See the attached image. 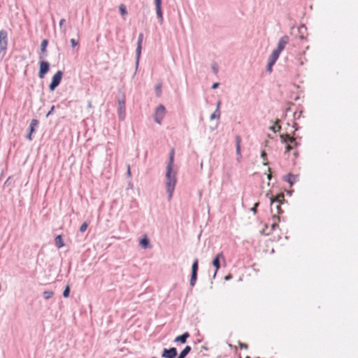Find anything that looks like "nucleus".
I'll return each instance as SVG.
<instances>
[{
  "label": "nucleus",
  "instance_id": "nucleus-1",
  "mask_svg": "<svg viewBox=\"0 0 358 358\" xmlns=\"http://www.w3.org/2000/svg\"><path fill=\"white\" fill-rule=\"evenodd\" d=\"M177 168L173 164V158H170L166 171V188L171 200L177 182Z\"/></svg>",
  "mask_w": 358,
  "mask_h": 358
},
{
  "label": "nucleus",
  "instance_id": "nucleus-2",
  "mask_svg": "<svg viewBox=\"0 0 358 358\" xmlns=\"http://www.w3.org/2000/svg\"><path fill=\"white\" fill-rule=\"evenodd\" d=\"M285 201V196L283 193H280L275 197L271 198V211H275L279 215L282 213L281 204Z\"/></svg>",
  "mask_w": 358,
  "mask_h": 358
},
{
  "label": "nucleus",
  "instance_id": "nucleus-3",
  "mask_svg": "<svg viewBox=\"0 0 358 358\" xmlns=\"http://www.w3.org/2000/svg\"><path fill=\"white\" fill-rule=\"evenodd\" d=\"M166 113V108L163 105H159L155 110V120L159 124H162V121Z\"/></svg>",
  "mask_w": 358,
  "mask_h": 358
},
{
  "label": "nucleus",
  "instance_id": "nucleus-4",
  "mask_svg": "<svg viewBox=\"0 0 358 358\" xmlns=\"http://www.w3.org/2000/svg\"><path fill=\"white\" fill-rule=\"evenodd\" d=\"M62 72L58 71L52 77V81L49 85L50 91H53L60 83L62 78Z\"/></svg>",
  "mask_w": 358,
  "mask_h": 358
},
{
  "label": "nucleus",
  "instance_id": "nucleus-5",
  "mask_svg": "<svg viewBox=\"0 0 358 358\" xmlns=\"http://www.w3.org/2000/svg\"><path fill=\"white\" fill-rule=\"evenodd\" d=\"M281 138L287 143L286 149L287 150L293 149L296 145L295 138L291 137L289 134L282 135Z\"/></svg>",
  "mask_w": 358,
  "mask_h": 358
},
{
  "label": "nucleus",
  "instance_id": "nucleus-6",
  "mask_svg": "<svg viewBox=\"0 0 358 358\" xmlns=\"http://www.w3.org/2000/svg\"><path fill=\"white\" fill-rule=\"evenodd\" d=\"M8 45V32L6 30L0 31V50H6Z\"/></svg>",
  "mask_w": 358,
  "mask_h": 358
},
{
  "label": "nucleus",
  "instance_id": "nucleus-7",
  "mask_svg": "<svg viewBox=\"0 0 358 358\" xmlns=\"http://www.w3.org/2000/svg\"><path fill=\"white\" fill-rule=\"evenodd\" d=\"M50 69V64L46 61H42L40 62V69L38 72V76L40 78H43L45 75L48 72Z\"/></svg>",
  "mask_w": 358,
  "mask_h": 358
},
{
  "label": "nucleus",
  "instance_id": "nucleus-8",
  "mask_svg": "<svg viewBox=\"0 0 358 358\" xmlns=\"http://www.w3.org/2000/svg\"><path fill=\"white\" fill-rule=\"evenodd\" d=\"M176 355V348H171L170 349H164L162 357L164 358H174Z\"/></svg>",
  "mask_w": 358,
  "mask_h": 358
},
{
  "label": "nucleus",
  "instance_id": "nucleus-9",
  "mask_svg": "<svg viewBox=\"0 0 358 358\" xmlns=\"http://www.w3.org/2000/svg\"><path fill=\"white\" fill-rule=\"evenodd\" d=\"M289 36H282L278 41V48H277L276 50L278 52H281L284 50L285 45L289 43Z\"/></svg>",
  "mask_w": 358,
  "mask_h": 358
},
{
  "label": "nucleus",
  "instance_id": "nucleus-10",
  "mask_svg": "<svg viewBox=\"0 0 358 358\" xmlns=\"http://www.w3.org/2000/svg\"><path fill=\"white\" fill-rule=\"evenodd\" d=\"M155 4L156 6L157 15L162 24L163 22V13L162 9V0H155Z\"/></svg>",
  "mask_w": 358,
  "mask_h": 358
},
{
  "label": "nucleus",
  "instance_id": "nucleus-11",
  "mask_svg": "<svg viewBox=\"0 0 358 358\" xmlns=\"http://www.w3.org/2000/svg\"><path fill=\"white\" fill-rule=\"evenodd\" d=\"M118 115L121 120H123L125 117V102L124 100H120L118 102Z\"/></svg>",
  "mask_w": 358,
  "mask_h": 358
},
{
  "label": "nucleus",
  "instance_id": "nucleus-12",
  "mask_svg": "<svg viewBox=\"0 0 358 358\" xmlns=\"http://www.w3.org/2000/svg\"><path fill=\"white\" fill-rule=\"evenodd\" d=\"M224 259V257L222 252H220L217 255L213 261V265L215 267V275H216L217 271L219 270L220 265V259Z\"/></svg>",
  "mask_w": 358,
  "mask_h": 358
},
{
  "label": "nucleus",
  "instance_id": "nucleus-13",
  "mask_svg": "<svg viewBox=\"0 0 358 358\" xmlns=\"http://www.w3.org/2000/svg\"><path fill=\"white\" fill-rule=\"evenodd\" d=\"M143 41V34L142 33H141L138 35L137 48H136V57H137L138 59H139L141 54Z\"/></svg>",
  "mask_w": 358,
  "mask_h": 358
},
{
  "label": "nucleus",
  "instance_id": "nucleus-14",
  "mask_svg": "<svg viewBox=\"0 0 358 358\" xmlns=\"http://www.w3.org/2000/svg\"><path fill=\"white\" fill-rule=\"evenodd\" d=\"M280 52H278L276 50H274L271 55L269 56L268 61L271 62V64H274L276 60L278 59Z\"/></svg>",
  "mask_w": 358,
  "mask_h": 358
},
{
  "label": "nucleus",
  "instance_id": "nucleus-15",
  "mask_svg": "<svg viewBox=\"0 0 358 358\" xmlns=\"http://www.w3.org/2000/svg\"><path fill=\"white\" fill-rule=\"evenodd\" d=\"M284 180L289 182L290 186H292L297 180V176H294L293 174H288L284 177Z\"/></svg>",
  "mask_w": 358,
  "mask_h": 358
},
{
  "label": "nucleus",
  "instance_id": "nucleus-16",
  "mask_svg": "<svg viewBox=\"0 0 358 358\" xmlns=\"http://www.w3.org/2000/svg\"><path fill=\"white\" fill-rule=\"evenodd\" d=\"M189 337V334L188 332L184 333L182 335L177 336L174 341L175 342H180L181 343H186L187 338Z\"/></svg>",
  "mask_w": 358,
  "mask_h": 358
},
{
  "label": "nucleus",
  "instance_id": "nucleus-17",
  "mask_svg": "<svg viewBox=\"0 0 358 358\" xmlns=\"http://www.w3.org/2000/svg\"><path fill=\"white\" fill-rule=\"evenodd\" d=\"M55 245L58 248H62L64 246V243L63 241V238L61 235H57L55 238Z\"/></svg>",
  "mask_w": 358,
  "mask_h": 358
},
{
  "label": "nucleus",
  "instance_id": "nucleus-18",
  "mask_svg": "<svg viewBox=\"0 0 358 358\" xmlns=\"http://www.w3.org/2000/svg\"><path fill=\"white\" fill-rule=\"evenodd\" d=\"M139 244L143 249H145L149 247L150 243L148 238H147V236L145 235L143 236V238L140 241Z\"/></svg>",
  "mask_w": 358,
  "mask_h": 358
},
{
  "label": "nucleus",
  "instance_id": "nucleus-19",
  "mask_svg": "<svg viewBox=\"0 0 358 358\" xmlns=\"http://www.w3.org/2000/svg\"><path fill=\"white\" fill-rule=\"evenodd\" d=\"M273 223L271 224V230L275 229V228L278 227V222L280 221V217L276 215H273Z\"/></svg>",
  "mask_w": 358,
  "mask_h": 358
},
{
  "label": "nucleus",
  "instance_id": "nucleus-20",
  "mask_svg": "<svg viewBox=\"0 0 358 358\" xmlns=\"http://www.w3.org/2000/svg\"><path fill=\"white\" fill-rule=\"evenodd\" d=\"M191 347L187 345L183 350L180 353L178 358H185L186 355L191 351Z\"/></svg>",
  "mask_w": 358,
  "mask_h": 358
},
{
  "label": "nucleus",
  "instance_id": "nucleus-21",
  "mask_svg": "<svg viewBox=\"0 0 358 358\" xmlns=\"http://www.w3.org/2000/svg\"><path fill=\"white\" fill-rule=\"evenodd\" d=\"M241 138L239 136H236V154L241 155L240 153V148H241Z\"/></svg>",
  "mask_w": 358,
  "mask_h": 358
},
{
  "label": "nucleus",
  "instance_id": "nucleus-22",
  "mask_svg": "<svg viewBox=\"0 0 358 358\" xmlns=\"http://www.w3.org/2000/svg\"><path fill=\"white\" fill-rule=\"evenodd\" d=\"M220 105V102H218L217 108L216 110L210 116V119L211 120H213L214 118H219L220 117V110H219Z\"/></svg>",
  "mask_w": 358,
  "mask_h": 358
},
{
  "label": "nucleus",
  "instance_id": "nucleus-23",
  "mask_svg": "<svg viewBox=\"0 0 358 358\" xmlns=\"http://www.w3.org/2000/svg\"><path fill=\"white\" fill-rule=\"evenodd\" d=\"M197 273L192 272L191 279H190V285L194 286L195 285L196 280Z\"/></svg>",
  "mask_w": 358,
  "mask_h": 358
},
{
  "label": "nucleus",
  "instance_id": "nucleus-24",
  "mask_svg": "<svg viewBox=\"0 0 358 358\" xmlns=\"http://www.w3.org/2000/svg\"><path fill=\"white\" fill-rule=\"evenodd\" d=\"M38 124V120H32L29 126V129L31 133H33L34 131V127Z\"/></svg>",
  "mask_w": 358,
  "mask_h": 358
},
{
  "label": "nucleus",
  "instance_id": "nucleus-25",
  "mask_svg": "<svg viewBox=\"0 0 358 358\" xmlns=\"http://www.w3.org/2000/svg\"><path fill=\"white\" fill-rule=\"evenodd\" d=\"M198 259H195L192 266V272L197 273L198 271Z\"/></svg>",
  "mask_w": 358,
  "mask_h": 358
},
{
  "label": "nucleus",
  "instance_id": "nucleus-26",
  "mask_svg": "<svg viewBox=\"0 0 358 358\" xmlns=\"http://www.w3.org/2000/svg\"><path fill=\"white\" fill-rule=\"evenodd\" d=\"M47 45H48V41L45 39L42 41L41 45V52H44L46 51Z\"/></svg>",
  "mask_w": 358,
  "mask_h": 358
},
{
  "label": "nucleus",
  "instance_id": "nucleus-27",
  "mask_svg": "<svg viewBox=\"0 0 358 358\" xmlns=\"http://www.w3.org/2000/svg\"><path fill=\"white\" fill-rule=\"evenodd\" d=\"M52 296H53V292H52V291H45L43 292V297L45 299H48L51 298Z\"/></svg>",
  "mask_w": 358,
  "mask_h": 358
},
{
  "label": "nucleus",
  "instance_id": "nucleus-28",
  "mask_svg": "<svg viewBox=\"0 0 358 358\" xmlns=\"http://www.w3.org/2000/svg\"><path fill=\"white\" fill-rule=\"evenodd\" d=\"M121 15H124L127 13V8L124 4H121L119 7Z\"/></svg>",
  "mask_w": 358,
  "mask_h": 358
},
{
  "label": "nucleus",
  "instance_id": "nucleus-29",
  "mask_svg": "<svg viewBox=\"0 0 358 358\" xmlns=\"http://www.w3.org/2000/svg\"><path fill=\"white\" fill-rule=\"evenodd\" d=\"M87 227H88V224L87 222L83 223L80 227V231L82 233L85 232L86 231Z\"/></svg>",
  "mask_w": 358,
  "mask_h": 358
},
{
  "label": "nucleus",
  "instance_id": "nucleus-30",
  "mask_svg": "<svg viewBox=\"0 0 358 358\" xmlns=\"http://www.w3.org/2000/svg\"><path fill=\"white\" fill-rule=\"evenodd\" d=\"M70 289L69 286H66V289H64L63 292V296L64 297H68L69 296Z\"/></svg>",
  "mask_w": 358,
  "mask_h": 358
},
{
  "label": "nucleus",
  "instance_id": "nucleus-31",
  "mask_svg": "<svg viewBox=\"0 0 358 358\" xmlns=\"http://www.w3.org/2000/svg\"><path fill=\"white\" fill-rule=\"evenodd\" d=\"M156 92H157V95L158 96H159L161 95V92H162V85L160 84L157 85L156 86Z\"/></svg>",
  "mask_w": 358,
  "mask_h": 358
},
{
  "label": "nucleus",
  "instance_id": "nucleus-32",
  "mask_svg": "<svg viewBox=\"0 0 358 358\" xmlns=\"http://www.w3.org/2000/svg\"><path fill=\"white\" fill-rule=\"evenodd\" d=\"M258 206H259V203H258V202H257V203H255V205H254V206H253V208H251V211H252L254 214H255V213H257V208Z\"/></svg>",
  "mask_w": 358,
  "mask_h": 358
},
{
  "label": "nucleus",
  "instance_id": "nucleus-33",
  "mask_svg": "<svg viewBox=\"0 0 358 358\" xmlns=\"http://www.w3.org/2000/svg\"><path fill=\"white\" fill-rule=\"evenodd\" d=\"M70 43H71L72 47H75L78 45V42L77 41H76L74 38H71L70 40Z\"/></svg>",
  "mask_w": 358,
  "mask_h": 358
},
{
  "label": "nucleus",
  "instance_id": "nucleus-34",
  "mask_svg": "<svg viewBox=\"0 0 358 358\" xmlns=\"http://www.w3.org/2000/svg\"><path fill=\"white\" fill-rule=\"evenodd\" d=\"M273 66V64H271V62H268V65H267V67H268V70L269 71H272V66Z\"/></svg>",
  "mask_w": 358,
  "mask_h": 358
},
{
  "label": "nucleus",
  "instance_id": "nucleus-35",
  "mask_svg": "<svg viewBox=\"0 0 358 358\" xmlns=\"http://www.w3.org/2000/svg\"><path fill=\"white\" fill-rule=\"evenodd\" d=\"M64 22H65V20L61 19L59 21V27H62L63 26V24H64Z\"/></svg>",
  "mask_w": 358,
  "mask_h": 358
},
{
  "label": "nucleus",
  "instance_id": "nucleus-36",
  "mask_svg": "<svg viewBox=\"0 0 358 358\" xmlns=\"http://www.w3.org/2000/svg\"><path fill=\"white\" fill-rule=\"evenodd\" d=\"M219 85V83H214L213 85H212V88L213 89H216Z\"/></svg>",
  "mask_w": 358,
  "mask_h": 358
},
{
  "label": "nucleus",
  "instance_id": "nucleus-37",
  "mask_svg": "<svg viewBox=\"0 0 358 358\" xmlns=\"http://www.w3.org/2000/svg\"><path fill=\"white\" fill-rule=\"evenodd\" d=\"M31 134H32V133H31V131H29V134L27 135V138L29 140H31L32 139L31 138Z\"/></svg>",
  "mask_w": 358,
  "mask_h": 358
},
{
  "label": "nucleus",
  "instance_id": "nucleus-38",
  "mask_svg": "<svg viewBox=\"0 0 358 358\" xmlns=\"http://www.w3.org/2000/svg\"><path fill=\"white\" fill-rule=\"evenodd\" d=\"M127 173L129 176H131V170L129 166H127Z\"/></svg>",
  "mask_w": 358,
  "mask_h": 358
},
{
  "label": "nucleus",
  "instance_id": "nucleus-39",
  "mask_svg": "<svg viewBox=\"0 0 358 358\" xmlns=\"http://www.w3.org/2000/svg\"><path fill=\"white\" fill-rule=\"evenodd\" d=\"M213 71L217 73V67L216 66H213Z\"/></svg>",
  "mask_w": 358,
  "mask_h": 358
},
{
  "label": "nucleus",
  "instance_id": "nucleus-40",
  "mask_svg": "<svg viewBox=\"0 0 358 358\" xmlns=\"http://www.w3.org/2000/svg\"><path fill=\"white\" fill-rule=\"evenodd\" d=\"M54 110V106L52 107L51 110L48 112V113L47 114V116H48L51 113L52 111Z\"/></svg>",
  "mask_w": 358,
  "mask_h": 358
},
{
  "label": "nucleus",
  "instance_id": "nucleus-41",
  "mask_svg": "<svg viewBox=\"0 0 358 358\" xmlns=\"http://www.w3.org/2000/svg\"><path fill=\"white\" fill-rule=\"evenodd\" d=\"M267 178H268V180H271V173H269L268 174Z\"/></svg>",
  "mask_w": 358,
  "mask_h": 358
},
{
  "label": "nucleus",
  "instance_id": "nucleus-42",
  "mask_svg": "<svg viewBox=\"0 0 358 358\" xmlns=\"http://www.w3.org/2000/svg\"><path fill=\"white\" fill-rule=\"evenodd\" d=\"M262 157H266V153H265V152H262Z\"/></svg>",
  "mask_w": 358,
  "mask_h": 358
},
{
  "label": "nucleus",
  "instance_id": "nucleus-43",
  "mask_svg": "<svg viewBox=\"0 0 358 358\" xmlns=\"http://www.w3.org/2000/svg\"><path fill=\"white\" fill-rule=\"evenodd\" d=\"M263 233H264L265 235H268V234H269L268 233H266V232L264 231V230H263Z\"/></svg>",
  "mask_w": 358,
  "mask_h": 358
},
{
  "label": "nucleus",
  "instance_id": "nucleus-44",
  "mask_svg": "<svg viewBox=\"0 0 358 358\" xmlns=\"http://www.w3.org/2000/svg\"><path fill=\"white\" fill-rule=\"evenodd\" d=\"M152 358H156V357H152Z\"/></svg>",
  "mask_w": 358,
  "mask_h": 358
}]
</instances>
